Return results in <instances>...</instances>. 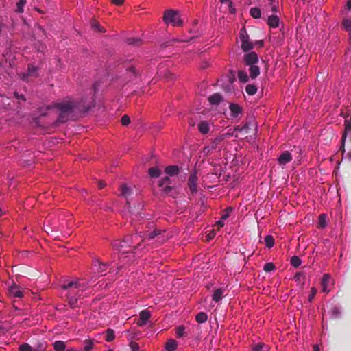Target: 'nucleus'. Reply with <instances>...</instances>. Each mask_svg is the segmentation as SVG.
<instances>
[{
  "label": "nucleus",
  "mask_w": 351,
  "mask_h": 351,
  "mask_svg": "<svg viewBox=\"0 0 351 351\" xmlns=\"http://www.w3.org/2000/svg\"><path fill=\"white\" fill-rule=\"evenodd\" d=\"M234 132H228L216 137L207 147H204V151L208 152L210 150L215 149L222 142L228 137L233 136Z\"/></svg>",
  "instance_id": "nucleus-6"
},
{
  "label": "nucleus",
  "mask_w": 351,
  "mask_h": 351,
  "mask_svg": "<svg viewBox=\"0 0 351 351\" xmlns=\"http://www.w3.org/2000/svg\"><path fill=\"white\" fill-rule=\"evenodd\" d=\"M53 348L56 351H64L66 348V344L62 341H56L53 343Z\"/></svg>",
  "instance_id": "nucleus-31"
},
{
  "label": "nucleus",
  "mask_w": 351,
  "mask_h": 351,
  "mask_svg": "<svg viewBox=\"0 0 351 351\" xmlns=\"http://www.w3.org/2000/svg\"><path fill=\"white\" fill-rule=\"evenodd\" d=\"M332 281L331 277L329 274H324L322 282H321V286H322V291L325 293H328L330 291V289L329 287V285Z\"/></svg>",
  "instance_id": "nucleus-11"
},
{
  "label": "nucleus",
  "mask_w": 351,
  "mask_h": 351,
  "mask_svg": "<svg viewBox=\"0 0 351 351\" xmlns=\"http://www.w3.org/2000/svg\"><path fill=\"white\" fill-rule=\"evenodd\" d=\"M54 107L58 112V121L64 123L77 108V103L71 99H66L61 102L56 103L54 104Z\"/></svg>",
  "instance_id": "nucleus-3"
},
{
  "label": "nucleus",
  "mask_w": 351,
  "mask_h": 351,
  "mask_svg": "<svg viewBox=\"0 0 351 351\" xmlns=\"http://www.w3.org/2000/svg\"><path fill=\"white\" fill-rule=\"evenodd\" d=\"M223 293H224V289H223L221 288L215 289L212 295L213 300L215 302H218L223 297Z\"/></svg>",
  "instance_id": "nucleus-22"
},
{
  "label": "nucleus",
  "mask_w": 351,
  "mask_h": 351,
  "mask_svg": "<svg viewBox=\"0 0 351 351\" xmlns=\"http://www.w3.org/2000/svg\"><path fill=\"white\" fill-rule=\"evenodd\" d=\"M170 183V179L168 177H165L160 180L158 186L162 188L163 194L173 196L175 189L169 186Z\"/></svg>",
  "instance_id": "nucleus-7"
},
{
  "label": "nucleus",
  "mask_w": 351,
  "mask_h": 351,
  "mask_svg": "<svg viewBox=\"0 0 351 351\" xmlns=\"http://www.w3.org/2000/svg\"><path fill=\"white\" fill-rule=\"evenodd\" d=\"M62 289L66 291L65 294L69 304L71 308L76 306L78 298L87 289L88 283L84 280H75L68 282L61 286Z\"/></svg>",
  "instance_id": "nucleus-1"
},
{
  "label": "nucleus",
  "mask_w": 351,
  "mask_h": 351,
  "mask_svg": "<svg viewBox=\"0 0 351 351\" xmlns=\"http://www.w3.org/2000/svg\"><path fill=\"white\" fill-rule=\"evenodd\" d=\"M216 225L219 227V228H221V227H223L224 226V223L222 221H218L217 223H216Z\"/></svg>",
  "instance_id": "nucleus-58"
},
{
  "label": "nucleus",
  "mask_w": 351,
  "mask_h": 351,
  "mask_svg": "<svg viewBox=\"0 0 351 351\" xmlns=\"http://www.w3.org/2000/svg\"><path fill=\"white\" fill-rule=\"evenodd\" d=\"M255 44H257L260 47H262L264 45V43L262 40L257 41L255 43Z\"/></svg>",
  "instance_id": "nucleus-59"
},
{
  "label": "nucleus",
  "mask_w": 351,
  "mask_h": 351,
  "mask_svg": "<svg viewBox=\"0 0 351 351\" xmlns=\"http://www.w3.org/2000/svg\"><path fill=\"white\" fill-rule=\"evenodd\" d=\"M265 245L268 248L272 247L274 245V239L273 237L271 235L266 236L265 238Z\"/></svg>",
  "instance_id": "nucleus-38"
},
{
  "label": "nucleus",
  "mask_w": 351,
  "mask_h": 351,
  "mask_svg": "<svg viewBox=\"0 0 351 351\" xmlns=\"http://www.w3.org/2000/svg\"><path fill=\"white\" fill-rule=\"evenodd\" d=\"M160 235H161V231L159 230H155L153 232L148 234L144 239H142V237L140 235L141 239H140L139 242L140 241L143 242L145 241H150L152 239L156 238L157 241L158 242L162 243L164 241V239H160Z\"/></svg>",
  "instance_id": "nucleus-13"
},
{
  "label": "nucleus",
  "mask_w": 351,
  "mask_h": 351,
  "mask_svg": "<svg viewBox=\"0 0 351 351\" xmlns=\"http://www.w3.org/2000/svg\"><path fill=\"white\" fill-rule=\"evenodd\" d=\"M121 195L125 198L131 194L132 189L125 184H122L120 186Z\"/></svg>",
  "instance_id": "nucleus-26"
},
{
  "label": "nucleus",
  "mask_w": 351,
  "mask_h": 351,
  "mask_svg": "<svg viewBox=\"0 0 351 351\" xmlns=\"http://www.w3.org/2000/svg\"><path fill=\"white\" fill-rule=\"evenodd\" d=\"M280 19L276 15H271L268 17L267 25L271 28H276L279 26Z\"/></svg>",
  "instance_id": "nucleus-19"
},
{
  "label": "nucleus",
  "mask_w": 351,
  "mask_h": 351,
  "mask_svg": "<svg viewBox=\"0 0 351 351\" xmlns=\"http://www.w3.org/2000/svg\"><path fill=\"white\" fill-rule=\"evenodd\" d=\"M26 3H27V0H20L16 3V7H17L16 12L19 13L23 12V11H24L23 7L26 4Z\"/></svg>",
  "instance_id": "nucleus-41"
},
{
  "label": "nucleus",
  "mask_w": 351,
  "mask_h": 351,
  "mask_svg": "<svg viewBox=\"0 0 351 351\" xmlns=\"http://www.w3.org/2000/svg\"><path fill=\"white\" fill-rule=\"evenodd\" d=\"M219 1H220L221 3H226V2H229V3H230V8L232 7V1H230L229 0H219Z\"/></svg>",
  "instance_id": "nucleus-61"
},
{
  "label": "nucleus",
  "mask_w": 351,
  "mask_h": 351,
  "mask_svg": "<svg viewBox=\"0 0 351 351\" xmlns=\"http://www.w3.org/2000/svg\"><path fill=\"white\" fill-rule=\"evenodd\" d=\"M238 78L240 82L245 83L248 81L249 77L245 71H239Z\"/></svg>",
  "instance_id": "nucleus-33"
},
{
  "label": "nucleus",
  "mask_w": 351,
  "mask_h": 351,
  "mask_svg": "<svg viewBox=\"0 0 351 351\" xmlns=\"http://www.w3.org/2000/svg\"><path fill=\"white\" fill-rule=\"evenodd\" d=\"M346 5H347V8H348V9H351V0H349V1L347 2Z\"/></svg>",
  "instance_id": "nucleus-63"
},
{
  "label": "nucleus",
  "mask_w": 351,
  "mask_h": 351,
  "mask_svg": "<svg viewBox=\"0 0 351 351\" xmlns=\"http://www.w3.org/2000/svg\"><path fill=\"white\" fill-rule=\"evenodd\" d=\"M92 27L95 29V30H97L98 32H103V30L101 29L99 24L97 23V22H93L92 24Z\"/></svg>",
  "instance_id": "nucleus-51"
},
{
  "label": "nucleus",
  "mask_w": 351,
  "mask_h": 351,
  "mask_svg": "<svg viewBox=\"0 0 351 351\" xmlns=\"http://www.w3.org/2000/svg\"><path fill=\"white\" fill-rule=\"evenodd\" d=\"M106 341L110 342L113 341L115 338L114 332L112 329L108 328L106 332Z\"/></svg>",
  "instance_id": "nucleus-37"
},
{
  "label": "nucleus",
  "mask_w": 351,
  "mask_h": 351,
  "mask_svg": "<svg viewBox=\"0 0 351 351\" xmlns=\"http://www.w3.org/2000/svg\"><path fill=\"white\" fill-rule=\"evenodd\" d=\"M269 5L271 6V10L273 12H278V3L275 0H269Z\"/></svg>",
  "instance_id": "nucleus-44"
},
{
  "label": "nucleus",
  "mask_w": 351,
  "mask_h": 351,
  "mask_svg": "<svg viewBox=\"0 0 351 351\" xmlns=\"http://www.w3.org/2000/svg\"><path fill=\"white\" fill-rule=\"evenodd\" d=\"M230 110L232 117H237L239 114H241L242 110L238 104H231L230 105Z\"/></svg>",
  "instance_id": "nucleus-23"
},
{
  "label": "nucleus",
  "mask_w": 351,
  "mask_h": 351,
  "mask_svg": "<svg viewBox=\"0 0 351 351\" xmlns=\"http://www.w3.org/2000/svg\"><path fill=\"white\" fill-rule=\"evenodd\" d=\"M250 13L254 19H259L261 16V10L258 8H252L250 10Z\"/></svg>",
  "instance_id": "nucleus-34"
},
{
  "label": "nucleus",
  "mask_w": 351,
  "mask_h": 351,
  "mask_svg": "<svg viewBox=\"0 0 351 351\" xmlns=\"http://www.w3.org/2000/svg\"><path fill=\"white\" fill-rule=\"evenodd\" d=\"M276 267L272 263H267L265 264L263 269L265 272H270L275 270Z\"/></svg>",
  "instance_id": "nucleus-43"
},
{
  "label": "nucleus",
  "mask_w": 351,
  "mask_h": 351,
  "mask_svg": "<svg viewBox=\"0 0 351 351\" xmlns=\"http://www.w3.org/2000/svg\"><path fill=\"white\" fill-rule=\"evenodd\" d=\"M317 293V289L315 287H312L311 289V293H310V295L308 296V299L310 302H311L313 301V300L314 299Z\"/></svg>",
  "instance_id": "nucleus-47"
},
{
  "label": "nucleus",
  "mask_w": 351,
  "mask_h": 351,
  "mask_svg": "<svg viewBox=\"0 0 351 351\" xmlns=\"http://www.w3.org/2000/svg\"><path fill=\"white\" fill-rule=\"evenodd\" d=\"M326 216L324 214H322L319 216L318 219V227L320 228H324L326 226Z\"/></svg>",
  "instance_id": "nucleus-35"
},
{
  "label": "nucleus",
  "mask_w": 351,
  "mask_h": 351,
  "mask_svg": "<svg viewBox=\"0 0 351 351\" xmlns=\"http://www.w3.org/2000/svg\"><path fill=\"white\" fill-rule=\"evenodd\" d=\"M232 211V208L231 207L227 208L225 210L223 214L221 216V219L225 220L227 218H228L230 213Z\"/></svg>",
  "instance_id": "nucleus-48"
},
{
  "label": "nucleus",
  "mask_w": 351,
  "mask_h": 351,
  "mask_svg": "<svg viewBox=\"0 0 351 351\" xmlns=\"http://www.w3.org/2000/svg\"><path fill=\"white\" fill-rule=\"evenodd\" d=\"M19 351H34L32 348L28 343H23L19 348Z\"/></svg>",
  "instance_id": "nucleus-45"
},
{
  "label": "nucleus",
  "mask_w": 351,
  "mask_h": 351,
  "mask_svg": "<svg viewBox=\"0 0 351 351\" xmlns=\"http://www.w3.org/2000/svg\"><path fill=\"white\" fill-rule=\"evenodd\" d=\"M148 173L151 178H158L161 171L158 167H152L149 169Z\"/></svg>",
  "instance_id": "nucleus-30"
},
{
  "label": "nucleus",
  "mask_w": 351,
  "mask_h": 351,
  "mask_svg": "<svg viewBox=\"0 0 351 351\" xmlns=\"http://www.w3.org/2000/svg\"><path fill=\"white\" fill-rule=\"evenodd\" d=\"M222 100V97L219 93H215L208 97V101L211 104L217 105Z\"/></svg>",
  "instance_id": "nucleus-24"
},
{
  "label": "nucleus",
  "mask_w": 351,
  "mask_h": 351,
  "mask_svg": "<svg viewBox=\"0 0 351 351\" xmlns=\"http://www.w3.org/2000/svg\"><path fill=\"white\" fill-rule=\"evenodd\" d=\"M246 93L250 95H254L257 91V88L253 84H248L245 88Z\"/></svg>",
  "instance_id": "nucleus-39"
},
{
  "label": "nucleus",
  "mask_w": 351,
  "mask_h": 351,
  "mask_svg": "<svg viewBox=\"0 0 351 351\" xmlns=\"http://www.w3.org/2000/svg\"><path fill=\"white\" fill-rule=\"evenodd\" d=\"M184 333V328L182 326L179 327L177 330V335L178 337H182V336H183Z\"/></svg>",
  "instance_id": "nucleus-54"
},
{
  "label": "nucleus",
  "mask_w": 351,
  "mask_h": 351,
  "mask_svg": "<svg viewBox=\"0 0 351 351\" xmlns=\"http://www.w3.org/2000/svg\"><path fill=\"white\" fill-rule=\"evenodd\" d=\"M313 351H319V346L315 344L313 346Z\"/></svg>",
  "instance_id": "nucleus-62"
},
{
  "label": "nucleus",
  "mask_w": 351,
  "mask_h": 351,
  "mask_svg": "<svg viewBox=\"0 0 351 351\" xmlns=\"http://www.w3.org/2000/svg\"><path fill=\"white\" fill-rule=\"evenodd\" d=\"M247 128H248L247 124L244 125L243 127L237 126L234 128V130L232 132L234 133L235 132H242L244 130L246 131L247 130ZM229 132H231L230 130ZM234 136H235L236 137L237 136V135L234 134Z\"/></svg>",
  "instance_id": "nucleus-46"
},
{
  "label": "nucleus",
  "mask_w": 351,
  "mask_h": 351,
  "mask_svg": "<svg viewBox=\"0 0 351 351\" xmlns=\"http://www.w3.org/2000/svg\"><path fill=\"white\" fill-rule=\"evenodd\" d=\"M165 172L170 176H173L179 173L180 169L177 165L168 166L165 169Z\"/></svg>",
  "instance_id": "nucleus-20"
},
{
  "label": "nucleus",
  "mask_w": 351,
  "mask_h": 351,
  "mask_svg": "<svg viewBox=\"0 0 351 351\" xmlns=\"http://www.w3.org/2000/svg\"><path fill=\"white\" fill-rule=\"evenodd\" d=\"M165 348L168 351H174L177 348V342L176 340L169 339L166 343Z\"/></svg>",
  "instance_id": "nucleus-28"
},
{
  "label": "nucleus",
  "mask_w": 351,
  "mask_h": 351,
  "mask_svg": "<svg viewBox=\"0 0 351 351\" xmlns=\"http://www.w3.org/2000/svg\"><path fill=\"white\" fill-rule=\"evenodd\" d=\"M84 351H90L93 348V340L86 339L84 341Z\"/></svg>",
  "instance_id": "nucleus-36"
},
{
  "label": "nucleus",
  "mask_w": 351,
  "mask_h": 351,
  "mask_svg": "<svg viewBox=\"0 0 351 351\" xmlns=\"http://www.w3.org/2000/svg\"><path fill=\"white\" fill-rule=\"evenodd\" d=\"M177 40L179 42H188L189 41L188 40H183V39H178Z\"/></svg>",
  "instance_id": "nucleus-64"
},
{
  "label": "nucleus",
  "mask_w": 351,
  "mask_h": 351,
  "mask_svg": "<svg viewBox=\"0 0 351 351\" xmlns=\"http://www.w3.org/2000/svg\"><path fill=\"white\" fill-rule=\"evenodd\" d=\"M243 60L246 65L251 66L258 62V57L255 52H250L244 56Z\"/></svg>",
  "instance_id": "nucleus-12"
},
{
  "label": "nucleus",
  "mask_w": 351,
  "mask_h": 351,
  "mask_svg": "<svg viewBox=\"0 0 351 351\" xmlns=\"http://www.w3.org/2000/svg\"><path fill=\"white\" fill-rule=\"evenodd\" d=\"M199 131L203 134H207L210 130V126L207 121H202L197 125Z\"/></svg>",
  "instance_id": "nucleus-21"
},
{
  "label": "nucleus",
  "mask_w": 351,
  "mask_h": 351,
  "mask_svg": "<svg viewBox=\"0 0 351 351\" xmlns=\"http://www.w3.org/2000/svg\"><path fill=\"white\" fill-rule=\"evenodd\" d=\"M127 43L130 45L138 46L142 44V40L139 38H130L127 40Z\"/></svg>",
  "instance_id": "nucleus-40"
},
{
  "label": "nucleus",
  "mask_w": 351,
  "mask_h": 351,
  "mask_svg": "<svg viewBox=\"0 0 351 351\" xmlns=\"http://www.w3.org/2000/svg\"><path fill=\"white\" fill-rule=\"evenodd\" d=\"M130 348L132 351H138L139 350V346L137 343L132 342L130 343Z\"/></svg>",
  "instance_id": "nucleus-52"
},
{
  "label": "nucleus",
  "mask_w": 351,
  "mask_h": 351,
  "mask_svg": "<svg viewBox=\"0 0 351 351\" xmlns=\"http://www.w3.org/2000/svg\"><path fill=\"white\" fill-rule=\"evenodd\" d=\"M14 95H15V97H16V98H18V99H20V98H21V99H22L23 100H25V99L24 96H23V95L19 96V95L17 93H14Z\"/></svg>",
  "instance_id": "nucleus-60"
},
{
  "label": "nucleus",
  "mask_w": 351,
  "mask_h": 351,
  "mask_svg": "<svg viewBox=\"0 0 351 351\" xmlns=\"http://www.w3.org/2000/svg\"><path fill=\"white\" fill-rule=\"evenodd\" d=\"M331 313L334 317H338L340 315V311L338 307L335 306L331 309Z\"/></svg>",
  "instance_id": "nucleus-50"
},
{
  "label": "nucleus",
  "mask_w": 351,
  "mask_h": 351,
  "mask_svg": "<svg viewBox=\"0 0 351 351\" xmlns=\"http://www.w3.org/2000/svg\"><path fill=\"white\" fill-rule=\"evenodd\" d=\"M291 264L294 267H298L301 264V260L300 259V258L298 256H293L291 258Z\"/></svg>",
  "instance_id": "nucleus-42"
},
{
  "label": "nucleus",
  "mask_w": 351,
  "mask_h": 351,
  "mask_svg": "<svg viewBox=\"0 0 351 351\" xmlns=\"http://www.w3.org/2000/svg\"><path fill=\"white\" fill-rule=\"evenodd\" d=\"M344 125H345L344 132H343V136H342V147H343V151H344L345 140H346L347 136H348V135L351 136V119H346Z\"/></svg>",
  "instance_id": "nucleus-14"
},
{
  "label": "nucleus",
  "mask_w": 351,
  "mask_h": 351,
  "mask_svg": "<svg viewBox=\"0 0 351 351\" xmlns=\"http://www.w3.org/2000/svg\"><path fill=\"white\" fill-rule=\"evenodd\" d=\"M151 317L150 312L147 310H143L140 313V320L137 323L138 326H142L148 322Z\"/></svg>",
  "instance_id": "nucleus-17"
},
{
  "label": "nucleus",
  "mask_w": 351,
  "mask_h": 351,
  "mask_svg": "<svg viewBox=\"0 0 351 351\" xmlns=\"http://www.w3.org/2000/svg\"><path fill=\"white\" fill-rule=\"evenodd\" d=\"M252 351H269V346L265 343H258L252 347Z\"/></svg>",
  "instance_id": "nucleus-27"
},
{
  "label": "nucleus",
  "mask_w": 351,
  "mask_h": 351,
  "mask_svg": "<svg viewBox=\"0 0 351 351\" xmlns=\"http://www.w3.org/2000/svg\"><path fill=\"white\" fill-rule=\"evenodd\" d=\"M106 186L105 183H104L102 181H99L98 182V187L101 189H103Z\"/></svg>",
  "instance_id": "nucleus-57"
},
{
  "label": "nucleus",
  "mask_w": 351,
  "mask_h": 351,
  "mask_svg": "<svg viewBox=\"0 0 351 351\" xmlns=\"http://www.w3.org/2000/svg\"><path fill=\"white\" fill-rule=\"evenodd\" d=\"M9 295L14 298H21L23 297V291L21 290L20 287L15 284L9 288Z\"/></svg>",
  "instance_id": "nucleus-15"
},
{
  "label": "nucleus",
  "mask_w": 351,
  "mask_h": 351,
  "mask_svg": "<svg viewBox=\"0 0 351 351\" xmlns=\"http://www.w3.org/2000/svg\"><path fill=\"white\" fill-rule=\"evenodd\" d=\"M250 76L252 79L256 78L260 74V69L256 65H251L249 69Z\"/></svg>",
  "instance_id": "nucleus-25"
},
{
  "label": "nucleus",
  "mask_w": 351,
  "mask_h": 351,
  "mask_svg": "<svg viewBox=\"0 0 351 351\" xmlns=\"http://www.w3.org/2000/svg\"><path fill=\"white\" fill-rule=\"evenodd\" d=\"M207 319L208 315L204 312H200L195 316V320L199 324L204 323L207 321Z\"/></svg>",
  "instance_id": "nucleus-29"
},
{
  "label": "nucleus",
  "mask_w": 351,
  "mask_h": 351,
  "mask_svg": "<svg viewBox=\"0 0 351 351\" xmlns=\"http://www.w3.org/2000/svg\"><path fill=\"white\" fill-rule=\"evenodd\" d=\"M138 75V71L134 66H130L128 68H127L125 74V79L127 80L128 82L134 80L135 79H136Z\"/></svg>",
  "instance_id": "nucleus-10"
},
{
  "label": "nucleus",
  "mask_w": 351,
  "mask_h": 351,
  "mask_svg": "<svg viewBox=\"0 0 351 351\" xmlns=\"http://www.w3.org/2000/svg\"><path fill=\"white\" fill-rule=\"evenodd\" d=\"M292 160V156L288 151L284 152L278 158L280 165H285Z\"/></svg>",
  "instance_id": "nucleus-16"
},
{
  "label": "nucleus",
  "mask_w": 351,
  "mask_h": 351,
  "mask_svg": "<svg viewBox=\"0 0 351 351\" xmlns=\"http://www.w3.org/2000/svg\"><path fill=\"white\" fill-rule=\"evenodd\" d=\"M140 239L141 237L139 234H134L128 237L126 239L114 241L112 243V247L122 254L129 252L135 253L134 250L141 246V243H139Z\"/></svg>",
  "instance_id": "nucleus-2"
},
{
  "label": "nucleus",
  "mask_w": 351,
  "mask_h": 351,
  "mask_svg": "<svg viewBox=\"0 0 351 351\" xmlns=\"http://www.w3.org/2000/svg\"><path fill=\"white\" fill-rule=\"evenodd\" d=\"M93 267H95L96 271L101 275H103L108 268L106 264L101 263L98 260L94 261Z\"/></svg>",
  "instance_id": "nucleus-18"
},
{
  "label": "nucleus",
  "mask_w": 351,
  "mask_h": 351,
  "mask_svg": "<svg viewBox=\"0 0 351 351\" xmlns=\"http://www.w3.org/2000/svg\"><path fill=\"white\" fill-rule=\"evenodd\" d=\"M215 236V232H214V230L211 231L208 234V240H211L213 239Z\"/></svg>",
  "instance_id": "nucleus-56"
},
{
  "label": "nucleus",
  "mask_w": 351,
  "mask_h": 351,
  "mask_svg": "<svg viewBox=\"0 0 351 351\" xmlns=\"http://www.w3.org/2000/svg\"><path fill=\"white\" fill-rule=\"evenodd\" d=\"M34 351H45V347L44 346L43 344H40L38 346V347L35 349H33Z\"/></svg>",
  "instance_id": "nucleus-55"
},
{
  "label": "nucleus",
  "mask_w": 351,
  "mask_h": 351,
  "mask_svg": "<svg viewBox=\"0 0 351 351\" xmlns=\"http://www.w3.org/2000/svg\"><path fill=\"white\" fill-rule=\"evenodd\" d=\"M241 47L245 52L249 51L254 47V44L250 40L249 35L243 27L240 31Z\"/></svg>",
  "instance_id": "nucleus-5"
},
{
  "label": "nucleus",
  "mask_w": 351,
  "mask_h": 351,
  "mask_svg": "<svg viewBox=\"0 0 351 351\" xmlns=\"http://www.w3.org/2000/svg\"><path fill=\"white\" fill-rule=\"evenodd\" d=\"M197 177L196 172L191 173L188 180V187L189 188L192 193H196L197 192Z\"/></svg>",
  "instance_id": "nucleus-9"
},
{
  "label": "nucleus",
  "mask_w": 351,
  "mask_h": 351,
  "mask_svg": "<svg viewBox=\"0 0 351 351\" xmlns=\"http://www.w3.org/2000/svg\"><path fill=\"white\" fill-rule=\"evenodd\" d=\"M163 21L166 24H171L173 26H181L182 21L178 11L167 10L164 12Z\"/></svg>",
  "instance_id": "nucleus-4"
},
{
  "label": "nucleus",
  "mask_w": 351,
  "mask_h": 351,
  "mask_svg": "<svg viewBox=\"0 0 351 351\" xmlns=\"http://www.w3.org/2000/svg\"><path fill=\"white\" fill-rule=\"evenodd\" d=\"M343 27L346 31H347L350 36H351V19H345L342 22Z\"/></svg>",
  "instance_id": "nucleus-32"
},
{
  "label": "nucleus",
  "mask_w": 351,
  "mask_h": 351,
  "mask_svg": "<svg viewBox=\"0 0 351 351\" xmlns=\"http://www.w3.org/2000/svg\"><path fill=\"white\" fill-rule=\"evenodd\" d=\"M121 121L123 125H128L130 123V119L128 115H124Z\"/></svg>",
  "instance_id": "nucleus-49"
},
{
  "label": "nucleus",
  "mask_w": 351,
  "mask_h": 351,
  "mask_svg": "<svg viewBox=\"0 0 351 351\" xmlns=\"http://www.w3.org/2000/svg\"><path fill=\"white\" fill-rule=\"evenodd\" d=\"M125 2V0H111V3L115 5H122Z\"/></svg>",
  "instance_id": "nucleus-53"
},
{
  "label": "nucleus",
  "mask_w": 351,
  "mask_h": 351,
  "mask_svg": "<svg viewBox=\"0 0 351 351\" xmlns=\"http://www.w3.org/2000/svg\"><path fill=\"white\" fill-rule=\"evenodd\" d=\"M38 67L33 64H29L27 71L20 74V77L23 81L27 82L29 77H38Z\"/></svg>",
  "instance_id": "nucleus-8"
}]
</instances>
